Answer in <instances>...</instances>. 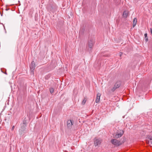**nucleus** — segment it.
Returning a JSON list of instances; mask_svg holds the SVG:
<instances>
[{"mask_svg": "<svg viewBox=\"0 0 152 152\" xmlns=\"http://www.w3.org/2000/svg\"><path fill=\"white\" fill-rule=\"evenodd\" d=\"M101 94L99 93H98L97 95V96L95 100V102L96 103H98L100 100Z\"/></svg>", "mask_w": 152, "mask_h": 152, "instance_id": "nucleus-9", "label": "nucleus"}, {"mask_svg": "<svg viewBox=\"0 0 152 152\" xmlns=\"http://www.w3.org/2000/svg\"><path fill=\"white\" fill-rule=\"evenodd\" d=\"M73 123V121L71 120H69L67 121V126L68 129H71Z\"/></svg>", "mask_w": 152, "mask_h": 152, "instance_id": "nucleus-6", "label": "nucleus"}, {"mask_svg": "<svg viewBox=\"0 0 152 152\" xmlns=\"http://www.w3.org/2000/svg\"><path fill=\"white\" fill-rule=\"evenodd\" d=\"M146 142L149 145L152 146V137L149 136L148 137V140H146Z\"/></svg>", "mask_w": 152, "mask_h": 152, "instance_id": "nucleus-8", "label": "nucleus"}, {"mask_svg": "<svg viewBox=\"0 0 152 152\" xmlns=\"http://www.w3.org/2000/svg\"><path fill=\"white\" fill-rule=\"evenodd\" d=\"M111 142L113 145L116 146H120L122 144L120 140H117L115 138L112 139L111 140Z\"/></svg>", "mask_w": 152, "mask_h": 152, "instance_id": "nucleus-3", "label": "nucleus"}, {"mask_svg": "<svg viewBox=\"0 0 152 152\" xmlns=\"http://www.w3.org/2000/svg\"><path fill=\"white\" fill-rule=\"evenodd\" d=\"M124 131L123 130H118L116 132L113 134V138L115 139H117L121 137L124 134Z\"/></svg>", "mask_w": 152, "mask_h": 152, "instance_id": "nucleus-2", "label": "nucleus"}, {"mask_svg": "<svg viewBox=\"0 0 152 152\" xmlns=\"http://www.w3.org/2000/svg\"><path fill=\"white\" fill-rule=\"evenodd\" d=\"M121 86V83L120 82H117L115 84L114 86L116 88H119Z\"/></svg>", "mask_w": 152, "mask_h": 152, "instance_id": "nucleus-10", "label": "nucleus"}, {"mask_svg": "<svg viewBox=\"0 0 152 152\" xmlns=\"http://www.w3.org/2000/svg\"><path fill=\"white\" fill-rule=\"evenodd\" d=\"M21 126L19 132L20 134H23V132L25 131L26 126V121L25 119L23 120L22 123L21 124Z\"/></svg>", "mask_w": 152, "mask_h": 152, "instance_id": "nucleus-1", "label": "nucleus"}, {"mask_svg": "<svg viewBox=\"0 0 152 152\" xmlns=\"http://www.w3.org/2000/svg\"><path fill=\"white\" fill-rule=\"evenodd\" d=\"M94 144L95 146H98L100 145L101 143V141L98 139L95 138L94 140Z\"/></svg>", "mask_w": 152, "mask_h": 152, "instance_id": "nucleus-7", "label": "nucleus"}, {"mask_svg": "<svg viewBox=\"0 0 152 152\" xmlns=\"http://www.w3.org/2000/svg\"><path fill=\"white\" fill-rule=\"evenodd\" d=\"M86 99L85 98H84L82 102V104L83 105H84L86 103Z\"/></svg>", "mask_w": 152, "mask_h": 152, "instance_id": "nucleus-13", "label": "nucleus"}, {"mask_svg": "<svg viewBox=\"0 0 152 152\" xmlns=\"http://www.w3.org/2000/svg\"><path fill=\"white\" fill-rule=\"evenodd\" d=\"M144 36L145 37V38H146L147 37V33H145L144 34Z\"/></svg>", "mask_w": 152, "mask_h": 152, "instance_id": "nucleus-18", "label": "nucleus"}, {"mask_svg": "<svg viewBox=\"0 0 152 152\" xmlns=\"http://www.w3.org/2000/svg\"><path fill=\"white\" fill-rule=\"evenodd\" d=\"M117 88H115V86H114L111 89V91L112 92H114Z\"/></svg>", "mask_w": 152, "mask_h": 152, "instance_id": "nucleus-15", "label": "nucleus"}, {"mask_svg": "<svg viewBox=\"0 0 152 152\" xmlns=\"http://www.w3.org/2000/svg\"><path fill=\"white\" fill-rule=\"evenodd\" d=\"M145 42H147V41H148V37L146 38H145Z\"/></svg>", "mask_w": 152, "mask_h": 152, "instance_id": "nucleus-16", "label": "nucleus"}, {"mask_svg": "<svg viewBox=\"0 0 152 152\" xmlns=\"http://www.w3.org/2000/svg\"><path fill=\"white\" fill-rule=\"evenodd\" d=\"M128 12H127L126 11H124V12L123 15V17L125 18H126L128 16Z\"/></svg>", "mask_w": 152, "mask_h": 152, "instance_id": "nucleus-11", "label": "nucleus"}, {"mask_svg": "<svg viewBox=\"0 0 152 152\" xmlns=\"http://www.w3.org/2000/svg\"><path fill=\"white\" fill-rule=\"evenodd\" d=\"M35 67V64L34 61H32L31 64L30 66V69L31 70V73H32L33 74H34V70Z\"/></svg>", "mask_w": 152, "mask_h": 152, "instance_id": "nucleus-5", "label": "nucleus"}, {"mask_svg": "<svg viewBox=\"0 0 152 152\" xmlns=\"http://www.w3.org/2000/svg\"><path fill=\"white\" fill-rule=\"evenodd\" d=\"M94 43V40L93 38H90L88 42V47L90 50H91L92 48Z\"/></svg>", "mask_w": 152, "mask_h": 152, "instance_id": "nucleus-4", "label": "nucleus"}, {"mask_svg": "<svg viewBox=\"0 0 152 152\" xmlns=\"http://www.w3.org/2000/svg\"><path fill=\"white\" fill-rule=\"evenodd\" d=\"M50 91L51 94H52L54 91L53 89V88H50Z\"/></svg>", "mask_w": 152, "mask_h": 152, "instance_id": "nucleus-14", "label": "nucleus"}, {"mask_svg": "<svg viewBox=\"0 0 152 152\" xmlns=\"http://www.w3.org/2000/svg\"><path fill=\"white\" fill-rule=\"evenodd\" d=\"M14 128H15V126H13L12 127V130H14Z\"/></svg>", "mask_w": 152, "mask_h": 152, "instance_id": "nucleus-19", "label": "nucleus"}, {"mask_svg": "<svg viewBox=\"0 0 152 152\" xmlns=\"http://www.w3.org/2000/svg\"><path fill=\"white\" fill-rule=\"evenodd\" d=\"M122 54H123V53L122 52H120L119 53V56H120L121 57V56L122 55Z\"/></svg>", "mask_w": 152, "mask_h": 152, "instance_id": "nucleus-17", "label": "nucleus"}, {"mask_svg": "<svg viewBox=\"0 0 152 152\" xmlns=\"http://www.w3.org/2000/svg\"><path fill=\"white\" fill-rule=\"evenodd\" d=\"M84 30L83 29H82L80 31V32L81 31H84Z\"/></svg>", "mask_w": 152, "mask_h": 152, "instance_id": "nucleus-20", "label": "nucleus"}, {"mask_svg": "<svg viewBox=\"0 0 152 152\" xmlns=\"http://www.w3.org/2000/svg\"><path fill=\"white\" fill-rule=\"evenodd\" d=\"M137 22V20L136 18H134L133 20V27H134L136 25Z\"/></svg>", "mask_w": 152, "mask_h": 152, "instance_id": "nucleus-12", "label": "nucleus"}]
</instances>
